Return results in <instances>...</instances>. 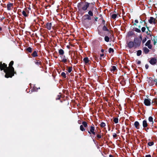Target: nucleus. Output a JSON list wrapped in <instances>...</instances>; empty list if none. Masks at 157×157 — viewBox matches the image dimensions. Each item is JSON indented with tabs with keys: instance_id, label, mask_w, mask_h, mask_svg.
Listing matches in <instances>:
<instances>
[{
	"instance_id": "nucleus-1",
	"label": "nucleus",
	"mask_w": 157,
	"mask_h": 157,
	"mask_svg": "<svg viewBox=\"0 0 157 157\" xmlns=\"http://www.w3.org/2000/svg\"><path fill=\"white\" fill-rule=\"evenodd\" d=\"M13 64V62L11 61L9 64V67H7V65L5 63L2 64V62L0 63V69L1 70H4V72L6 73L5 77L6 78H11L14 75L15 73L14 68L12 67Z\"/></svg>"
},
{
	"instance_id": "nucleus-2",
	"label": "nucleus",
	"mask_w": 157,
	"mask_h": 157,
	"mask_svg": "<svg viewBox=\"0 0 157 157\" xmlns=\"http://www.w3.org/2000/svg\"><path fill=\"white\" fill-rule=\"evenodd\" d=\"M90 3L87 2H85L83 3V2L79 3L78 4L77 6L79 11H85L89 6Z\"/></svg>"
},
{
	"instance_id": "nucleus-3",
	"label": "nucleus",
	"mask_w": 157,
	"mask_h": 157,
	"mask_svg": "<svg viewBox=\"0 0 157 157\" xmlns=\"http://www.w3.org/2000/svg\"><path fill=\"white\" fill-rule=\"evenodd\" d=\"M142 40L141 36H140V39L138 38H135L134 39L133 44L134 45V49L139 47L140 45L141 41Z\"/></svg>"
},
{
	"instance_id": "nucleus-4",
	"label": "nucleus",
	"mask_w": 157,
	"mask_h": 157,
	"mask_svg": "<svg viewBox=\"0 0 157 157\" xmlns=\"http://www.w3.org/2000/svg\"><path fill=\"white\" fill-rule=\"evenodd\" d=\"M151 100L149 99H145L144 100V104L146 106H150L151 104Z\"/></svg>"
},
{
	"instance_id": "nucleus-5",
	"label": "nucleus",
	"mask_w": 157,
	"mask_h": 157,
	"mask_svg": "<svg viewBox=\"0 0 157 157\" xmlns=\"http://www.w3.org/2000/svg\"><path fill=\"white\" fill-rule=\"evenodd\" d=\"M149 62L152 65H155L157 63V59L155 58H151Z\"/></svg>"
},
{
	"instance_id": "nucleus-6",
	"label": "nucleus",
	"mask_w": 157,
	"mask_h": 157,
	"mask_svg": "<svg viewBox=\"0 0 157 157\" xmlns=\"http://www.w3.org/2000/svg\"><path fill=\"white\" fill-rule=\"evenodd\" d=\"M127 44L129 48H134V45L133 44V42L132 41H129L127 43Z\"/></svg>"
},
{
	"instance_id": "nucleus-7",
	"label": "nucleus",
	"mask_w": 157,
	"mask_h": 157,
	"mask_svg": "<svg viewBox=\"0 0 157 157\" xmlns=\"http://www.w3.org/2000/svg\"><path fill=\"white\" fill-rule=\"evenodd\" d=\"M155 19L152 17H150V19L148 20L150 24H156L155 22Z\"/></svg>"
},
{
	"instance_id": "nucleus-8",
	"label": "nucleus",
	"mask_w": 157,
	"mask_h": 157,
	"mask_svg": "<svg viewBox=\"0 0 157 157\" xmlns=\"http://www.w3.org/2000/svg\"><path fill=\"white\" fill-rule=\"evenodd\" d=\"M151 41L150 40H148L145 44V45L148 47L149 49H151L152 46L151 44Z\"/></svg>"
},
{
	"instance_id": "nucleus-9",
	"label": "nucleus",
	"mask_w": 157,
	"mask_h": 157,
	"mask_svg": "<svg viewBox=\"0 0 157 157\" xmlns=\"http://www.w3.org/2000/svg\"><path fill=\"white\" fill-rule=\"evenodd\" d=\"M52 24L51 23H47L46 24V28L49 30H50L52 27Z\"/></svg>"
},
{
	"instance_id": "nucleus-10",
	"label": "nucleus",
	"mask_w": 157,
	"mask_h": 157,
	"mask_svg": "<svg viewBox=\"0 0 157 157\" xmlns=\"http://www.w3.org/2000/svg\"><path fill=\"white\" fill-rule=\"evenodd\" d=\"M13 4L11 3H10L7 5V9L8 10H11L12 7L13 6Z\"/></svg>"
},
{
	"instance_id": "nucleus-11",
	"label": "nucleus",
	"mask_w": 157,
	"mask_h": 157,
	"mask_svg": "<svg viewBox=\"0 0 157 157\" xmlns=\"http://www.w3.org/2000/svg\"><path fill=\"white\" fill-rule=\"evenodd\" d=\"M27 13H28V11L26 9L25 10H23L22 11V13L23 16L25 17H27L28 14Z\"/></svg>"
},
{
	"instance_id": "nucleus-12",
	"label": "nucleus",
	"mask_w": 157,
	"mask_h": 157,
	"mask_svg": "<svg viewBox=\"0 0 157 157\" xmlns=\"http://www.w3.org/2000/svg\"><path fill=\"white\" fill-rule=\"evenodd\" d=\"M134 126L137 129H138L139 128V123L138 121H135L134 123Z\"/></svg>"
},
{
	"instance_id": "nucleus-13",
	"label": "nucleus",
	"mask_w": 157,
	"mask_h": 157,
	"mask_svg": "<svg viewBox=\"0 0 157 157\" xmlns=\"http://www.w3.org/2000/svg\"><path fill=\"white\" fill-rule=\"evenodd\" d=\"M147 121L146 120L143 121V126L144 128H145L147 126Z\"/></svg>"
},
{
	"instance_id": "nucleus-14",
	"label": "nucleus",
	"mask_w": 157,
	"mask_h": 157,
	"mask_svg": "<svg viewBox=\"0 0 157 157\" xmlns=\"http://www.w3.org/2000/svg\"><path fill=\"white\" fill-rule=\"evenodd\" d=\"M94 126H91L90 127V131H88V133L91 134V133L93 132H94Z\"/></svg>"
},
{
	"instance_id": "nucleus-15",
	"label": "nucleus",
	"mask_w": 157,
	"mask_h": 157,
	"mask_svg": "<svg viewBox=\"0 0 157 157\" xmlns=\"http://www.w3.org/2000/svg\"><path fill=\"white\" fill-rule=\"evenodd\" d=\"M155 104L157 105V98H155L152 100V104L154 105Z\"/></svg>"
},
{
	"instance_id": "nucleus-16",
	"label": "nucleus",
	"mask_w": 157,
	"mask_h": 157,
	"mask_svg": "<svg viewBox=\"0 0 157 157\" xmlns=\"http://www.w3.org/2000/svg\"><path fill=\"white\" fill-rule=\"evenodd\" d=\"M84 17L86 19L90 20L91 19V17L88 14H86L84 16Z\"/></svg>"
},
{
	"instance_id": "nucleus-17",
	"label": "nucleus",
	"mask_w": 157,
	"mask_h": 157,
	"mask_svg": "<svg viewBox=\"0 0 157 157\" xmlns=\"http://www.w3.org/2000/svg\"><path fill=\"white\" fill-rule=\"evenodd\" d=\"M83 61L86 64L89 61V59L87 57H86L83 59Z\"/></svg>"
},
{
	"instance_id": "nucleus-18",
	"label": "nucleus",
	"mask_w": 157,
	"mask_h": 157,
	"mask_svg": "<svg viewBox=\"0 0 157 157\" xmlns=\"http://www.w3.org/2000/svg\"><path fill=\"white\" fill-rule=\"evenodd\" d=\"M116 67L115 66H111V68L110 69V70L114 72L116 70Z\"/></svg>"
},
{
	"instance_id": "nucleus-19",
	"label": "nucleus",
	"mask_w": 157,
	"mask_h": 157,
	"mask_svg": "<svg viewBox=\"0 0 157 157\" xmlns=\"http://www.w3.org/2000/svg\"><path fill=\"white\" fill-rule=\"evenodd\" d=\"M59 53L60 55H63L64 53V52L63 49H60L59 51Z\"/></svg>"
},
{
	"instance_id": "nucleus-20",
	"label": "nucleus",
	"mask_w": 157,
	"mask_h": 157,
	"mask_svg": "<svg viewBox=\"0 0 157 157\" xmlns=\"http://www.w3.org/2000/svg\"><path fill=\"white\" fill-rule=\"evenodd\" d=\"M142 53V51L140 50H138L137 52V55L138 56H140Z\"/></svg>"
},
{
	"instance_id": "nucleus-21",
	"label": "nucleus",
	"mask_w": 157,
	"mask_h": 157,
	"mask_svg": "<svg viewBox=\"0 0 157 157\" xmlns=\"http://www.w3.org/2000/svg\"><path fill=\"white\" fill-rule=\"evenodd\" d=\"M32 56L33 57H35L37 56V53L36 51H34L32 54Z\"/></svg>"
},
{
	"instance_id": "nucleus-22",
	"label": "nucleus",
	"mask_w": 157,
	"mask_h": 157,
	"mask_svg": "<svg viewBox=\"0 0 157 157\" xmlns=\"http://www.w3.org/2000/svg\"><path fill=\"white\" fill-rule=\"evenodd\" d=\"M105 41H106L107 42H108L109 41V37L108 36H105Z\"/></svg>"
},
{
	"instance_id": "nucleus-23",
	"label": "nucleus",
	"mask_w": 157,
	"mask_h": 157,
	"mask_svg": "<svg viewBox=\"0 0 157 157\" xmlns=\"http://www.w3.org/2000/svg\"><path fill=\"white\" fill-rule=\"evenodd\" d=\"M148 121L149 122H152V124L153 123V118L151 117H149Z\"/></svg>"
},
{
	"instance_id": "nucleus-24",
	"label": "nucleus",
	"mask_w": 157,
	"mask_h": 157,
	"mask_svg": "<svg viewBox=\"0 0 157 157\" xmlns=\"http://www.w3.org/2000/svg\"><path fill=\"white\" fill-rule=\"evenodd\" d=\"M65 56H63V58H62V61L63 62H64V63H65L67 62V59H66L65 58Z\"/></svg>"
},
{
	"instance_id": "nucleus-25",
	"label": "nucleus",
	"mask_w": 157,
	"mask_h": 157,
	"mask_svg": "<svg viewBox=\"0 0 157 157\" xmlns=\"http://www.w3.org/2000/svg\"><path fill=\"white\" fill-rule=\"evenodd\" d=\"M88 15H89L90 16H92L93 15V13L91 10L89 11L88 12Z\"/></svg>"
},
{
	"instance_id": "nucleus-26",
	"label": "nucleus",
	"mask_w": 157,
	"mask_h": 157,
	"mask_svg": "<svg viewBox=\"0 0 157 157\" xmlns=\"http://www.w3.org/2000/svg\"><path fill=\"white\" fill-rule=\"evenodd\" d=\"M144 51L145 53H147L149 52V50L147 48L145 47L144 48Z\"/></svg>"
},
{
	"instance_id": "nucleus-27",
	"label": "nucleus",
	"mask_w": 157,
	"mask_h": 157,
	"mask_svg": "<svg viewBox=\"0 0 157 157\" xmlns=\"http://www.w3.org/2000/svg\"><path fill=\"white\" fill-rule=\"evenodd\" d=\"M113 121L115 123H117L118 122V119L117 118H114L113 120Z\"/></svg>"
},
{
	"instance_id": "nucleus-28",
	"label": "nucleus",
	"mask_w": 157,
	"mask_h": 157,
	"mask_svg": "<svg viewBox=\"0 0 157 157\" xmlns=\"http://www.w3.org/2000/svg\"><path fill=\"white\" fill-rule=\"evenodd\" d=\"M100 126L101 127H104L105 126V123L102 122L101 123Z\"/></svg>"
},
{
	"instance_id": "nucleus-29",
	"label": "nucleus",
	"mask_w": 157,
	"mask_h": 157,
	"mask_svg": "<svg viewBox=\"0 0 157 157\" xmlns=\"http://www.w3.org/2000/svg\"><path fill=\"white\" fill-rule=\"evenodd\" d=\"M103 30L104 31H108V29L107 28L105 25H104L103 27Z\"/></svg>"
},
{
	"instance_id": "nucleus-30",
	"label": "nucleus",
	"mask_w": 157,
	"mask_h": 157,
	"mask_svg": "<svg viewBox=\"0 0 157 157\" xmlns=\"http://www.w3.org/2000/svg\"><path fill=\"white\" fill-rule=\"evenodd\" d=\"M27 50L29 52H32V49L30 47H28Z\"/></svg>"
},
{
	"instance_id": "nucleus-31",
	"label": "nucleus",
	"mask_w": 157,
	"mask_h": 157,
	"mask_svg": "<svg viewBox=\"0 0 157 157\" xmlns=\"http://www.w3.org/2000/svg\"><path fill=\"white\" fill-rule=\"evenodd\" d=\"M82 124L84 127H86L87 126V123L86 122H83Z\"/></svg>"
},
{
	"instance_id": "nucleus-32",
	"label": "nucleus",
	"mask_w": 157,
	"mask_h": 157,
	"mask_svg": "<svg viewBox=\"0 0 157 157\" xmlns=\"http://www.w3.org/2000/svg\"><path fill=\"white\" fill-rule=\"evenodd\" d=\"M35 63L37 65H40L41 64V62L36 60L35 61Z\"/></svg>"
},
{
	"instance_id": "nucleus-33",
	"label": "nucleus",
	"mask_w": 157,
	"mask_h": 157,
	"mask_svg": "<svg viewBox=\"0 0 157 157\" xmlns=\"http://www.w3.org/2000/svg\"><path fill=\"white\" fill-rule=\"evenodd\" d=\"M80 129L82 131H84L85 130V129L83 128V127L82 125H81L80 126Z\"/></svg>"
},
{
	"instance_id": "nucleus-34",
	"label": "nucleus",
	"mask_w": 157,
	"mask_h": 157,
	"mask_svg": "<svg viewBox=\"0 0 157 157\" xmlns=\"http://www.w3.org/2000/svg\"><path fill=\"white\" fill-rule=\"evenodd\" d=\"M117 15L116 14H113L112 15V18L114 19L117 17Z\"/></svg>"
},
{
	"instance_id": "nucleus-35",
	"label": "nucleus",
	"mask_w": 157,
	"mask_h": 157,
	"mask_svg": "<svg viewBox=\"0 0 157 157\" xmlns=\"http://www.w3.org/2000/svg\"><path fill=\"white\" fill-rule=\"evenodd\" d=\"M154 144V142H151L148 143V145L149 146H151Z\"/></svg>"
},
{
	"instance_id": "nucleus-36",
	"label": "nucleus",
	"mask_w": 157,
	"mask_h": 157,
	"mask_svg": "<svg viewBox=\"0 0 157 157\" xmlns=\"http://www.w3.org/2000/svg\"><path fill=\"white\" fill-rule=\"evenodd\" d=\"M114 51V50L113 49L111 48H110L109 49V53H111V52H113Z\"/></svg>"
},
{
	"instance_id": "nucleus-37",
	"label": "nucleus",
	"mask_w": 157,
	"mask_h": 157,
	"mask_svg": "<svg viewBox=\"0 0 157 157\" xmlns=\"http://www.w3.org/2000/svg\"><path fill=\"white\" fill-rule=\"evenodd\" d=\"M61 75L62 76L64 77V78H65L66 76V74L64 72H62L61 74Z\"/></svg>"
},
{
	"instance_id": "nucleus-38",
	"label": "nucleus",
	"mask_w": 157,
	"mask_h": 157,
	"mask_svg": "<svg viewBox=\"0 0 157 157\" xmlns=\"http://www.w3.org/2000/svg\"><path fill=\"white\" fill-rule=\"evenodd\" d=\"M72 70V67H70L68 68V71L69 73H70Z\"/></svg>"
},
{
	"instance_id": "nucleus-39",
	"label": "nucleus",
	"mask_w": 157,
	"mask_h": 157,
	"mask_svg": "<svg viewBox=\"0 0 157 157\" xmlns=\"http://www.w3.org/2000/svg\"><path fill=\"white\" fill-rule=\"evenodd\" d=\"M135 31H136V32H137V33H139L141 32V31H140V29L138 28H136L135 29Z\"/></svg>"
},
{
	"instance_id": "nucleus-40",
	"label": "nucleus",
	"mask_w": 157,
	"mask_h": 157,
	"mask_svg": "<svg viewBox=\"0 0 157 157\" xmlns=\"http://www.w3.org/2000/svg\"><path fill=\"white\" fill-rule=\"evenodd\" d=\"M145 30H146V28L145 27H143L141 28V31L143 32H145Z\"/></svg>"
},
{
	"instance_id": "nucleus-41",
	"label": "nucleus",
	"mask_w": 157,
	"mask_h": 157,
	"mask_svg": "<svg viewBox=\"0 0 157 157\" xmlns=\"http://www.w3.org/2000/svg\"><path fill=\"white\" fill-rule=\"evenodd\" d=\"M97 137L99 139H100V138H101V135H97Z\"/></svg>"
},
{
	"instance_id": "nucleus-42",
	"label": "nucleus",
	"mask_w": 157,
	"mask_h": 157,
	"mask_svg": "<svg viewBox=\"0 0 157 157\" xmlns=\"http://www.w3.org/2000/svg\"><path fill=\"white\" fill-rule=\"evenodd\" d=\"M145 68L146 69H147L148 68L149 66L148 64H147L145 65Z\"/></svg>"
},
{
	"instance_id": "nucleus-43",
	"label": "nucleus",
	"mask_w": 157,
	"mask_h": 157,
	"mask_svg": "<svg viewBox=\"0 0 157 157\" xmlns=\"http://www.w3.org/2000/svg\"><path fill=\"white\" fill-rule=\"evenodd\" d=\"M146 38H145V39H144L143 40V41H142L143 43H144L146 41Z\"/></svg>"
},
{
	"instance_id": "nucleus-44",
	"label": "nucleus",
	"mask_w": 157,
	"mask_h": 157,
	"mask_svg": "<svg viewBox=\"0 0 157 157\" xmlns=\"http://www.w3.org/2000/svg\"><path fill=\"white\" fill-rule=\"evenodd\" d=\"M137 63L138 64H140L141 63V61H140L139 60L137 61Z\"/></svg>"
},
{
	"instance_id": "nucleus-45",
	"label": "nucleus",
	"mask_w": 157,
	"mask_h": 157,
	"mask_svg": "<svg viewBox=\"0 0 157 157\" xmlns=\"http://www.w3.org/2000/svg\"><path fill=\"white\" fill-rule=\"evenodd\" d=\"M113 136L115 138L116 137L117 135H116V134L115 133L113 135Z\"/></svg>"
},
{
	"instance_id": "nucleus-46",
	"label": "nucleus",
	"mask_w": 157,
	"mask_h": 157,
	"mask_svg": "<svg viewBox=\"0 0 157 157\" xmlns=\"http://www.w3.org/2000/svg\"><path fill=\"white\" fill-rule=\"evenodd\" d=\"M145 157H151L150 155H147Z\"/></svg>"
},
{
	"instance_id": "nucleus-47",
	"label": "nucleus",
	"mask_w": 157,
	"mask_h": 157,
	"mask_svg": "<svg viewBox=\"0 0 157 157\" xmlns=\"http://www.w3.org/2000/svg\"><path fill=\"white\" fill-rule=\"evenodd\" d=\"M135 22L136 23H138V20H136L135 21Z\"/></svg>"
},
{
	"instance_id": "nucleus-48",
	"label": "nucleus",
	"mask_w": 157,
	"mask_h": 157,
	"mask_svg": "<svg viewBox=\"0 0 157 157\" xmlns=\"http://www.w3.org/2000/svg\"><path fill=\"white\" fill-rule=\"evenodd\" d=\"M58 98H56V100L59 99L60 98V96H59V95H58Z\"/></svg>"
},
{
	"instance_id": "nucleus-49",
	"label": "nucleus",
	"mask_w": 157,
	"mask_h": 157,
	"mask_svg": "<svg viewBox=\"0 0 157 157\" xmlns=\"http://www.w3.org/2000/svg\"><path fill=\"white\" fill-rule=\"evenodd\" d=\"M155 44H156V41H155V40H154V45H155Z\"/></svg>"
},
{
	"instance_id": "nucleus-50",
	"label": "nucleus",
	"mask_w": 157,
	"mask_h": 157,
	"mask_svg": "<svg viewBox=\"0 0 157 157\" xmlns=\"http://www.w3.org/2000/svg\"><path fill=\"white\" fill-rule=\"evenodd\" d=\"M93 134H94V135H95V132H91Z\"/></svg>"
},
{
	"instance_id": "nucleus-51",
	"label": "nucleus",
	"mask_w": 157,
	"mask_h": 157,
	"mask_svg": "<svg viewBox=\"0 0 157 157\" xmlns=\"http://www.w3.org/2000/svg\"><path fill=\"white\" fill-rule=\"evenodd\" d=\"M154 81L155 82H156L157 81V79H155L154 80Z\"/></svg>"
},
{
	"instance_id": "nucleus-52",
	"label": "nucleus",
	"mask_w": 157,
	"mask_h": 157,
	"mask_svg": "<svg viewBox=\"0 0 157 157\" xmlns=\"http://www.w3.org/2000/svg\"><path fill=\"white\" fill-rule=\"evenodd\" d=\"M104 56V54H101V56Z\"/></svg>"
},
{
	"instance_id": "nucleus-53",
	"label": "nucleus",
	"mask_w": 157,
	"mask_h": 157,
	"mask_svg": "<svg viewBox=\"0 0 157 157\" xmlns=\"http://www.w3.org/2000/svg\"><path fill=\"white\" fill-rule=\"evenodd\" d=\"M101 51L102 52H103L104 51V50L103 49H102L101 50Z\"/></svg>"
},
{
	"instance_id": "nucleus-54",
	"label": "nucleus",
	"mask_w": 157,
	"mask_h": 157,
	"mask_svg": "<svg viewBox=\"0 0 157 157\" xmlns=\"http://www.w3.org/2000/svg\"><path fill=\"white\" fill-rule=\"evenodd\" d=\"M109 157H113V156L112 155H109Z\"/></svg>"
},
{
	"instance_id": "nucleus-55",
	"label": "nucleus",
	"mask_w": 157,
	"mask_h": 157,
	"mask_svg": "<svg viewBox=\"0 0 157 157\" xmlns=\"http://www.w3.org/2000/svg\"><path fill=\"white\" fill-rule=\"evenodd\" d=\"M143 21H142V20H141V21H140V23H142V22Z\"/></svg>"
},
{
	"instance_id": "nucleus-56",
	"label": "nucleus",
	"mask_w": 157,
	"mask_h": 157,
	"mask_svg": "<svg viewBox=\"0 0 157 157\" xmlns=\"http://www.w3.org/2000/svg\"><path fill=\"white\" fill-rule=\"evenodd\" d=\"M99 39H100V40H101L102 39L101 38H100Z\"/></svg>"
},
{
	"instance_id": "nucleus-57",
	"label": "nucleus",
	"mask_w": 157,
	"mask_h": 157,
	"mask_svg": "<svg viewBox=\"0 0 157 157\" xmlns=\"http://www.w3.org/2000/svg\"><path fill=\"white\" fill-rule=\"evenodd\" d=\"M1 28H0V31H1Z\"/></svg>"
},
{
	"instance_id": "nucleus-58",
	"label": "nucleus",
	"mask_w": 157,
	"mask_h": 157,
	"mask_svg": "<svg viewBox=\"0 0 157 157\" xmlns=\"http://www.w3.org/2000/svg\"><path fill=\"white\" fill-rule=\"evenodd\" d=\"M29 9H30V8H29Z\"/></svg>"
}]
</instances>
